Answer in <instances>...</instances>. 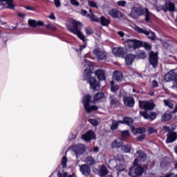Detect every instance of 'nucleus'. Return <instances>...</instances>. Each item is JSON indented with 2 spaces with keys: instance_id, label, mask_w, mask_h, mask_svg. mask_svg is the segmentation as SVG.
Returning a JSON list of instances; mask_svg holds the SVG:
<instances>
[{
  "instance_id": "obj_1",
  "label": "nucleus",
  "mask_w": 177,
  "mask_h": 177,
  "mask_svg": "<svg viewBox=\"0 0 177 177\" xmlns=\"http://www.w3.org/2000/svg\"><path fill=\"white\" fill-rule=\"evenodd\" d=\"M71 24L73 26L71 25H66L68 31L72 32V34H74L75 35H77L80 39L83 41V42H85V35H84L82 32H81V27H82V24L78 21L73 19L71 21Z\"/></svg>"
},
{
  "instance_id": "obj_2",
  "label": "nucleus",
  "mask_w": 177,
  "mask_h": 177,
  "mask_svg": "<svg viewBox=\"0 0 177 177\" xmlns=\"http://www.w3.org/2000/svg\"><path fill=\"white\" fill-rule=\"evenodd\" d=\"M109 168L112 171H118L117 176H118L120 172H122L125 169L122 156L114 157V158L109 160Z\"/></svg>"
},
{
  "instance_id": "obj_3",
  "label": "nucleus",
  "mask_w": 177,
  "mask_h": 177,
  "mask_svg": "<svg viewBox=\"0 0 177 177\" xmlns=\"http://www.w3.org/2000/svg\"><path fill=\"white\" fill-rule=\"evenodd\" d=\"M92 71L90 68H86L84 71L83 78L85 81H88L90 84V88L93 91H99L100 89V85L99 82L95 77H92Z\"/></svg>"
},
{
  "instance_id": "obj_4",
  "label": "nucleus",
  "mask_w": 177,
  "mask_h": 177,
  "mask_svg": "<svg viewBox=\"0 0 177 177\" xmlns=\"http://www.w3.org/2000/svg\"><path fill=\"white\" fill-rule=\"evenodd\" d=\"M126 45L129 49H139L141 46H144L147 50L151 49V45L147 42H143L136 39H129L125 41Z\"/></svg>"
},
{
  "instance_id": "obj_5",
  "label": "nucleus",
  "mask_w": 177,
  "mask_h": 177,
  "mask_svg": "<svg viewBox=\"0 0 177 177\" xmlns=\"http://www.w3.org/2000/svg\"><path fill=\"white\" fill-rule=\"evenodd\" d=\"M92 102V97L89 95H86L82 99V103L84 108V110L86 113H92V111H96V110L99 109L95 105H91Z\"/></svg>"
},
{
  "instance_id": "obj_6",
  "label": "nucleus",
  "mask_w": 177,
  "mask_h": 177,
  "mask_svg": "<svg viewBox=\"0 0 177 177\" xmlns=\"http://www.w3.org/2000/svg\"><path fill=\"white\" fill-rule=\"evenodd\" d=\"M154 9L156 12H160V10H163V12H175V4L172 2L165 3V5H159L157 3L153 4Z\"/></svg>"
},
{
  "instance_id": "obj_7",
  "label": "nucleus",
  "mask_w": 177,
  "mask_h": 177,
  "mask_svg": "<svg viewBox=\"0 0 177 177\" xmlns=\"http://www.w3.org/2000/svg\"><path fill=\"white\" fill-rule=\"evenodd\" d=\"M145 169H147V166H145V168L140 166L132 167L129 169V175L131 177L140 176L145 172Z\"/></svg>"
},
{
  "instance_id": "obj_8",
  "label": "nucleus",
  "mask_w": 177,
  "mask_h": 177,
  "mask_svg": "<svg viewBox=\"0 0 177 177\" xmlns=\"http://www.w3.org/2000/svg\"><path fill=\"white\" fill-rule=\"evenodd\" d=\"M131 132H133L134 135L137 136L138 142H142V140L145 139V137L146 136L145 135V133H146V129L143 127L135 129V127H131Z\"/></svg>"
},
{
  "instance_id": "obj_9",
  "label": "nucleus",
  "mask_w": 177,
  "mask_h": 177,
  "mask_svg": "<svg viewBox=\"0 0 177 177\" xmlns=\"http://www.w3.org/2000/svg\"><path fill=\"white\" fill-rule=\"evenodd\" d=\"M134 30L140 34H145V35H147V37H148L149 39H151V41H154L156 39V33L152 31L146 30L138 26H135Z\"/></svg>"
},
{
  "instance_id": "obj_10",
  "label": "nucleus",
  "mask_w": 177,
  "mask_h": 177,
  "mask_svg": "<svg viewBox=\"0 0 177 177\" xmlns=\"http://www.w3.org/2000/svg\"><path fill=\"white\" fill-rule=\"evenodd\" d=\"M142 15H145V10L143 8L133 7L130 13V17H132V19H138V17L142 16Z\"/></svg>"
},
{
  "instance_id": "obj_11",
  "label": "nucleus",
  "mask_w": 177,
  "mask_h": 177,
  "mask_svg": "<svg viewBox=\"0 0 177 177\" xmlns=\"http://www.w3.org/2000/svg\"><path fill=\"white\" fill-rule=\"evenodd\" d=\"M93 53L98 60H103V59H106V56H107V53H106L104 50L97 48L93 50Z\"/></svg>"
},
{
  "instance_id": "obj_12",
  "label": "nucleus",
  "mask_w": 177,
  "mask_h": 177,
  "mask_svg": "<svg viewBox=\"0 0 177 177\" xmlns=\"http://www.w3.org/2000/svg\"><path fill=\"white\" fill-rule=\"evenodd\" d=\"M154 106L153 101H139V107L140 109H144V110H153V109H154Z\"/></svg>"
},
{
  "instance_id": "obj_13",
  "label": "nucleus",
  "mask_w": 177,
  "mask_h": 177,
  "mask_svg": "<svg viewBox=\"0 0 177 177\" xmlns=\"http://www.w3.org/2000/svg\"><path fill=\"white\" fill-rule=\"evenodd\" d=\"M149 63L153 66V68H156L158 66V55L154 52L149 53Z\"/></svg>"
},
{
  "instance_id": "obj_14",
  "label": "nucleus",
  "mask_w": 177,
  "mask_h": 177,
  "mask_svg": "<svg viewBox=\"0 0 177 177\" xmlns=\"http://www.w3.org/2000/svg\"><path fill=\"white\" fill-rule=\"evenodd\" d=\"M177 78V68L167 73L165 76V80L167 82L171 81H176Z\"/></svg>"
},
{
  "instance_id": "obj_15",
  "label": "nucleus",
  "mask_w": 177,
  "mask_h": 177,
  "mask_svg": "<svg viewBox=\"0 0 177 177\" xmlns=\"http://www.w3.org/2000/svg\"><path fill=\"white\" fill-rule=\"evenodd\" d=\"M73 151L76 154V158H78L80 156L85 153V147L84 145H75L73 147Z\"/></svg>"
},
{
  "instance_id": "obj_16",
  "label": "nucleus",
  "mask_w": 177,
  "mask_h": 177,
  "mask_svg": "<svg viewBox=\"0 0 177 177\" xmlns=\"http://www.w3.org/2000/svg\"><path fill=\"white\" fill-rule=\"evenodd\" d=\"M136 156L137 158L134 160V166L138 165V162H139V161H145L146 160V153L140 150L137 151Z\"/></svg>"
},
{
  "instance_id": "obj_17",
  "label": "nucleus",
  "mask_w": 177,
  "mask_h": 177,
  "mask_svg": "<svg viewBox=\"0 0 177 177\" xmlns=\"http://www.w3.org/2000/svg\"><path fill=\"white\" fill-rule=\"evenodd\" d=\"M113 53L115 56H118V57H121L122 56H125V48L122 47H115L113 48Z\"/></svg>"
},
{
  "instance_id": "obj_18",
  "label": "nucleus",
  "mask_w": 177,
  "mask_h": 177,
  "mask_svg": "<svg viewBox=\"0 0 177 177\" xmlns=\"http://www.w3.org/2000/svg\"><path fill=\"white\" fill-rule=\"evenodd\" d=\"M95 133L93 131H88L82 136V139L85 142H89V140H92V139H95Z\"/></svg>"
},
{
  "instance_id": "obj_19",
  "label": "nucleus",
  "mask_w": 177,
  "mask_h": 177,
  "mask_svg": "<svg viewBox=\"0 0 177 177\" xmlns=\"http://www.w3.org/2000/svg\"><path fill=\"white\" fill-rule=\"evenodd\" d=\"M140 115H142L145 120H149V121H153V120H156V113L151 112L149 115L147 112H143L142 111H140Z\"/></svg>"
},
{
  "instance_id": "obj_20",
  "label": "nucleus",
  "mask_w": 177,
  "mask_h": 177,
  "mask_svg": "<svg viewBox=\"0 0 177 177\" xmlns=\"http://www.w3.org/2000/svg\"><path fill=\"white\" fill-rule=\"evenodd\" d=\"M109 15L110 16H111V17H113V19H117L118 17H122V13L120 10H118L115 8L109 10Z\"/></svg>"
},
{
  "instance_id": "obj_21",
  "label": "nucleus",
  "mask_w": 177,
  "mask_h": 177,
  "mask_svg": "<svg viewBox=\"0 0 177 177\" xmlns=\"http://www.w3.org/2000/svg\"><path fill=\"white\" fill-rule=\"evenodd\" d=\"M80 167V170L82 174L85 175V176H88V175H90L91 174V167H88V165H79Z\"/></svg>"
},
{
  "instance_id": "obj_22",
  "label": "nucleus",
  "mask_w": 177,
  "mask_h": 177,
  "mask_svg": "<svg viewBox=\"0 0 177 177\" xmlns=\"http://www.w3.org/2000/svg\"><path fill=\"white\" fill-rule=\"evenodd\" d=\"M124 106H127V107H133L135 104V100L132 97H124Z\"/></svg>"
},
{
  "instance_id": "obj_23",
  "label": "nucleus",
  "mask_w": 177,
  "mask_h": 177,
  "mask_svg": "<svg viewBox=\"0 0 177 177\" xmlns=\"http://www.w3.org/2000/svg\"><path fill=\"white\" fill-rule=\"evenodd\" d=\"M177 134L176 132H172L170 131L167 134V138L166 140V143H173V142H175L176 140Z\"/></svg>"
},
{
  "instance_id": "obj_24",
  "label": "nucleus",
  "mask_w": 177,
  "mask_h": 177,
  "mask_svg": "<svg viewBox=\"0 0 177 177\" xmlns=\"http://www.w3.org/2000/svg\"><path fill=\"white\" fill-rule=\"evenodd\" d=\"M0 2L3 5H6L5 7L8 9H15V1L13 0H0Z\"/></svg>"
},
{
  "instance_id": "obj_25",
  "label": "nucleus",
  "mask_w": 177,
  "mask_h": 177,
  "mask_svg": "<svg viewBox=\"0 0 177 177\" xmlns=\"http://www.w3.org/2000/svg\"><path fill=\"white\" fill-rule=\"evenodd\" d=\"M28 24L30 27L35 28L37 26H44V23L42 21H35V19H29Z\"/></svg>"
},
{
  "instance_id": "obj_26",
  "label": "nucleus",
  "mask_w": 177,
  "mask_h": 177,
  "mask_svg": "<svg viewBox=\"0 0 177 177\" xmlns=\"http://www.w3.org/2000/svg\"><path fill=\"white\" fill-rule=\"evenodd\" d=\"M97 175H99V176H106V175H107V174H109V171H107V167H106V165H102L101 166H100L99 170L97 171Z\"/></svg>"
},
{
  "instance_id": "obj_27",
  "label": "nucleus",
  "mask_w": 177,
  "mask_h": 177,
  "mask_svg": "<svg viewBox=\"0 0 177 177\" xmlns=\"http://www.w3.org/2000/svg\"><path fill=\"white\" fill-rule=\"evenodd\" d=\"M95 75L100 81H104L106 80V73L103 70H97L95 71Z\"/></svg>"
},
{
  "instance_id": "obj_28",
  "label": "nucleus",
  "mask_w": 177,
  "mask_h": 177,
  "mask_svg": "<svg viewBox=\"0 0 177 177\" xmlns=\"http://www.w3.org/2000/svg\"><path fill=\"white\" fill-rule=\"evenodd\" d=\"M136 57V56H135V55H132V54H129L128 55H127L125 57L126 64H127V66L132 64V63H133V60H135Z\"/></svg>"
},
{
  "instance_id": "obj_29",
  "label": "nucleus",
  "mask_w": 177,
  "mask_h": 177,
  "mask_svg": "<svg viewBox=\"0 0 177 177\" xmlns=\"http://www.w3.org/2000/svg\"><path fill=\"white\" fill-rule=\"evenodd\" d=\"M121 146H122V139H121V138H119V139L115 140L112 143V147L113 149H120V147H121Z\"/></svg>"
},
{
  "instance_id": "obj_30",
  "label": "nucleus",
  "mask_w": 177,
  "mask_h": 177,
  "mask_svg": "<svg viewBox=\"0 0 177 177\" xmlns=\"http://www.w3.org/2000/svg\"><path fill=\"white\" fill-rule=\"evenodd\" d=\"M84 162H86L87 165H95V160L92 156H87L84 160Z\"/></svg>"
},
{
  "instance_id": "obj_31",
  "label": "nucleus",
  "mask_w": 177,
  "mask_h": 177,
  "mask_svg": "<svg viewBox=\"0 0 177 177\" xmlns=\"http://www.w3.org/2000/svg\"><path fill=\"white\" fill-rule=\"evenodd\" d=\"M113 80H115V81H121V80L122 79V72L116 71L113 73Z\"/></svg>"
},
{
  "instance_id": "obj_32",
  "label": "nucleus",
  "mask_w": 177,
  "mask_h": 177,
  "mask_svg": "<svg viewBox=\"0 0 177 177\" xmlns=\"http://www.w3.org/2000/svg\"><path fill=\"white\" fill-rule=\"evenodd\" d=\"M111 122H112V124L111 125V131H115V129L118 128V125L120 124H122V121H117L115 120H112Z\"/></svg>"
},
{
  "instance_id": "obj_33",
  "label": "nucleus",
  "mask_w": 177,
  "mask_h": 177,
  "mask_svg": "<svg viewBox=\"0 0 177 177\" xmlns=\"http://www.w3.org/2000/svg\"><path fill=\"white\" fill-rule=\"evenodd\" d=\"M102 99H104V94L103 93H97L94 95L93 102H100Z\"/></svg>"
},
{
  "instance_id": "obj_34",
  "label": "nucleus",
  "mask_w": 177,
  "mask_h": 177,
  "mask_svg": "<svg viewBox=\"0 0 177 177\" xmlns=\"http://www.w3.org/2000/svg\"><path fill=\"white\" fill-rule=\"evenodd\" d=\"M122 124H127V125H129V127H132V124H133V119H132L131 118H124Z\"/></svg>"
},
{
  "instance_id": "obj_35",
  "label": "nucleus",
  "mask_w": 177,
  "mask_h": 177,
  "mask_svg": "<svg viewBox=\"0 0 177 177\" xmlns=\"http://www.w3.org/2000/svg\"><path fill=\"white\" fill-rule=\"evenodd\" d=\"M111 91L114 93H115V92H117L118 89H120V86L118 85L114 84V81L111 82Z\"/></svg>"
},
{
  "instance_id": "obj_36",
  "label": "nucleus",
  "mask_w": 177,
  "mask_h": 177,
  "mask_svg": "<svg viewBox=\"0 0 177 177\" xmlns=\"http://www.w3.org/2000/svg\"><path fill=\"white\" fill-rule=\"evenodd\" d=\"M144 13H145L146 21H150V18L151 17L153 14H151V12H149V9H147V8H145Z\"/></svg>"
},
{
  "instance_id": "obj_37",
  "label": "nucleus",
  "mask_w": 177,
  "mask_h": 177,
  "mask_svg": "<svg viewBox=\"0 0 177 177\" xmlns=\"http://www.w3.org/2000/svg\"><path fill=\"white\" fill-rule=\"evenodd\" d=\"M88 122H90L91 125H93V127H97V125L100 124V119H89Z\"/></svg>"
},
{
  "instance_id": "obj_38",
  "label": "nucleus",
  "mask_w": 177,
  "mask_h": 177,
  "mask_svg": "<svg viewBox=\"0 0 177 177\" xmlns=\"http://www.w3.org/2000/svg\"><path fill=\"white\" fill-rule=\"evenodd\" d=\"M100 21H101V24L105 26H109V24H110V21L106 19L104 17H100Z\"/></svg>"
},
{
  "instance_id": "obj_39",
  "label": "nucleus",
  "mask_w": 177,
  "mask_h": 177,
  "mask_svg": "<svg viewBox=\"0 0 177 177\" xmlns=\"http://www.w3.org/2000/svg\"><path fill=\"white\" fill-rule=\"evenodd\" d=\"M122 150L124 153H129V151H131V145H127L123 146L122 147Z\"/></svg>"
},
{
  "instance_id": "obj_40",
  "label": "nucleus",
  "mask_w": 177,
  "mask_h": 177,
  "mask_svg": "<svg viewBox=\"0 0 177 177\" xmlns=\"http://www.w3.org/2000/svg\"><path fill=\"white\" fill-rule=\"evenodd\" d=\"M172 118V116L169 113H165L163 116H162V121H169V120H171Z\"/></svg>"
},
{
  "instance_id": "obj_41",
  "label": "nucleus",
  "mask_w": 177,
  "mask_h": 177,
  "mask_svg": "<svg viewBox=\"0 0 177 177\" xmlns=\"http://www.w3.org/2000/svg\"><path fill=\"white\" fill-rule=\"evenodd\" d=\"M121 135L122 138H123L124 139H127V138H129V131H122Z\"/></svg>"
},
{
  "instance_id": "obj_42",
  "label": "nucleus",
  "mask_w": 177,
  "mask_h": 177,
  "mask_svg": "<svg viewBox=\"0 0 177 177\" xmlns=\"http://www.w3.org/2000/svg\"><path fill=\"white\" fill-rule=\"evenodd\" d=\"M67 161H68L67 157L64 156L62 160V168H66L67 167Z\"/></svg>"
},
{
  "instance_id": "obj_43",
  "label": "nucleus",
  "mask_w": 177,
  "mask_h": 177,
  "mask_svg": "<svg viewBox=\"0 0 177 177\" xmlns=\"http://www.w3.org/2000/svg\"><path fill=\"white\" fill-rule=\"evenodd\" d=\"M87 17H89L91 20V21H100V19L99 18H96L95 17V15H91L89 14L87 15Z\"/></svg>"
},
{
  "instance_id": "obj_44",
  "label": "nucleus",
  "mask_w": 177,
  "mask_h": 177,
  "mask_svg": "<svg viewBox=\"0 0 177 177\" xmlns=\"http://www.w3.org/2000/svg\"><path fill=\"white\" fill-rule=\"evenodd\" d=\"M164 103L165 106H167L168 107H169V109H174V103H172L171 102L165 100Z\"/></svg>"
},
{
  "instance_id": "obj_45",
  "label": "nucleus",
  "mask_w": 177,
  "mask_h": 177,
  "mask_svg": "<svg viewBox=\"0 0 177 177\" xmlns=\"http://www.w3.org/2000/svg\"><path fill=\"white\" fill-rule=\"evenodd\" d=\"M118 6H122V8H125V5H127V1L124 0H120L117 1Z\"/></svg>"
},
{
  "instance_id": "obj_46",
  "label": "nucleus",
  "mask_w": 177,
  "mask_h": 177,
  "mask_svg": "<svg viewBox=\"0 0 177 177\" xmlns=\"http://www.w3.org/2000/svg\"><path fill=\"white\" fill-rule=\"evenodd\" d=\"M85 32L86 35H92V34H93V30L91 28H86L85 29Z\"/></svg>"
},
{
  "instance_id": "obj_47",
  "label": "nucleus",
  "mask_w": 177,
  "mask_h": 177,
  "mask_svg": "<svg viewBox=\"0 0 177 177\" xmlns=\"http://www.w3.org/2000/svg\"><path fill=\"white\" fill-rule=\"evenodd\" d=\"M88 3L91 6V8H96V9H97V4H96V3H95L94 1H88Z\"/></svg>"
},
{
  "instance_id": "obj_48",
  "label": "nucleus",
  "mask_w": 177,
  "mask_h": 177,
  "mask_svg": "<svg viewBox=\"0 0 177 177\" xmlns=\"http://www.w3.org/2000/svg\"><path fill=\"white\" fill-rule=\"evenodd\" d=\"M83 66L84 67H91V63L88 62V59L84 58V62H82Z\"/></svg>"
},
{
  "instance_id": "obj_49",
  "label": "nucleus",
  "mask_w": 177,
  "mask_h": 177,
  "mask_svg": "<svg viewBox=\"0 0 177 177\" xmlns=\"http://www.w3.org/2000/svg\"><path fill=\"white\" fill-rule=\"evenodd\" d=\"M46 28H48V30H53V31H56V27H55L51 24H48V25H46Z\"/></svg>"
},
{
  "instance_id": "obj_50",
  "label": "nucleus",
  "mask_w": 177,
  "mask_h": 177,
  "mask_svg": "<svg viewBox=\"0 0 177 177\" xmlns=\"http://www.w3.org/2000/svg\"><path fill=\"white\" fill-rule=\"evenodd\" d=\"M148 132H149V133H157V129L152 127H150L148 129Z\"/></svg>"
},
{
  "instance_id": "obj_51",
  "label": "nucleus",
  "mask_w": 177,
  "mask_h": 177,
  "mask_svg": "<svg viewBox=\"0 0 177 177\" xmlns=\"http://www.w3.org/2000/svg\"><path fill=\"white\" fill-rule=\"evenodd\" d=\"M86 48V44H83L80 46L79 49L75 48V50H76V52H81V50L85 49Z\"/></svg>"
},
{
  "instance_id": "obj_52",
  "label": "nucleus",
  "mask_w": 177,
  "mask_h": 177,
  "mask_svg": "<svg viewBox=\"0 0 177 177\" xmlns=\"http://www.w3.org/2000/svg\"><path fill=\"white\" fill-rule=\"evenodd\" d=\"M71 5L73 6H80V2L77 0H70Z\"/></svg>"
},
{
  "instance_id": "obj_53",
  "label": "nucleus",
  "mask_w": 177,
  "mask_h": 177,
  "mask_svg": "<svg viewBox=\"0 0 177 177\" xmlns=\"http://www.w3.org/2000/svg\"><path fill=\"white\" fill-rule=\"evenodd\" d=\"M117 104V98H115L114 96H111V104L113 106V104Z\"/></svg>"
},
{
  "instance_id": "obj_54",
  "label": "nucleus",
  "mask_w": 177,
  "mask_h": 177,
  "mask_svg": "<svg viewBox=\"0 0 177 177\" xmlns=\"http://www.w3.org/2000/svg\"><path fill=\"white\" fill-rule=\"evenodd\" d=\"M68 175V174H67V172H61L59 171L58 172V177H67Z\"/></svg>"
},
{
  "instance_id": "obj_55",
  "label": "nucleus",
  "mask_w": 177,
  "mask_h": 177,
  "mask_svg": "<svg viewBox=\"0 0 177 177\" xmlns=\"http://www.w3.org/2000/svg\"><path fill=\"white\" fill-rule=\"evenodd\" d=\"M54 3L56 8H59V6H62V3H60V0H54Z\"/></svg>"
},
{
  "instance_id": "obj_56",
  "label": "nucleus",
  "mask_w": 177,
  "mask_h": 177,
  "mask_svg": "<svg viewBox=\"0 0 177 177\" xmlns=\"http://www.w3.org/2000/svg\"><path fill=\"white\" fill-rule=\"evenodd\" d=\"M81 15H82V16H86L88 17V11H86L85 10H82Z\"/></svg>"
},
{
  "instance_id": "obj_57",
  "label": "nucleus",
  "mask_w": 177,
  "mask_h": 177,
  "mask_svg": "<svg viewBox=\"0 0 177 177\" xmlns=\"http://www.w3.org/2000/svg\"><path fill=\"white\" fill-rule=\"evenodd\" d=\"M152 86L153 88H157V86H158V82H157L156 80H153L152 82Z\"/></svg>"
},
{
  "instance_id": "obj_58",
  "label": "nucleus",
  "mask_w": 177,
  "mask_h": 177,
  "mask_svg": "<svg viewBox=\"0 0 177 177\" xmlns=\"http://www.w3.org/2000/svg\"><path fill=\"white\" fill-rule=\"evenodd\" d=\"M49 19H50V20H55L56 19V17H55V14H53V12H51L50 16H49Z\"/></svg>"
},
{
  "instance_id": "obj_59",
  "label": "nucleus",
  "mask_w": 177,
  "mask_h": 177,
  "mask_svg": "<svg viewBox=\"0 0 177 177\" xmlns=\"http://www.w3.org/2000/svg\"><path fill=\"white\" fill-rule=\"evenodd\" d=\"M75 138H77L75 134L71 133L69 136L70 140H73V139H75Z\"/></svg>"
},
{
  "instance_id": "obj_60",
  "label": "nucleus",
  "mask_w": 177,
  "mask_h": 177,
  "mask_svg": "<svg viewBox=\"0 0 177 177\" xmlns=\"http://www.w3.org/2000/svg\"><path fill=\"white\" fill-rule=\"evenodd\" d=\"M25 9H26V10H32V11L35 10V8L31 6H26L25 7Z\"/></svg>"
},
{
  "instance_id": "obj_61",
  "label": "nucleus",
  "mask_w": 177,
  "mask_h": 177,
  "mask_svg": "<svg viewBox=\"0 0 177 177\" xmlns=\"http://www.w3.org/2000/svg\"><path fill=\"white\" fill-rule=\"evenodd\" d=\"M118 35H120V37H121L122 38H124V37H125V33H124V32L122 31H119L118 32Z\"/></svg>"
},
{
  "instance_id": "obj_62",
  "label": "nucleus",
  "mask_w": 177,
  "mask_h": 177,
  "mask_svg": "<svg viewBox=\"0 0 177 177\" xmlns=\"http://www.w3.org/2000/svg\"><path fill=\"white\" fill-rule=\"evenodd\" d=\"M140 57V59H145L146 57V53L145 52H141Z\"/></svg>"
},
{
  "instance_id": "obj_63",
  "label": "nucleus",
  "mask_w": 177,
  "mask_h": 177,
  "mask_svg": "<svg viewBox=\"0 0 177 177\" xmlns=\"http://www.w3.org/2000/svg\"><path fill=\"white\" fill-rule=\"evenodd\" d=\"M93 151L94 153H97V151H99V147H94Z\"/></svg>"
},
{
  "instance_id": "obj_64",
  "label": "nucleus",
  "mask_w": 177,
  "mask_h": 177,
  "mask_svg": "<svg viewBox=\"0 0 177 177\" xmlns=\"http://www.w3.org/2000/svg\"><path fill=\"white\" fill-rule=\"evenodd\" d=\"M173 113H177V105L175 106V109H174V110L173 111Z\"/></svg>"
}]
</instances>
